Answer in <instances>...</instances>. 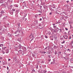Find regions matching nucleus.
<instances>
[{
    "mask_svg": "<svg viewBox=\"0 0 73 73\" xmlns=\"http://www.w3.org/2000/svg\"><path fill=\"white\" fill-rule=\"evenodd\" d=\"M17 28V30H18V31L19 32V33H20V32H21V29H22L21 28V27H20V24H18V26Z\"/></svg>",
    "mask_w": 73,
    "mask_h": 73,
    "instance_id": "obj_1",
    "label": "nucleus"
},
{
    "mask_svg": "<svg viewBox=\"0 0 73 73\" xmlns=\"http://www.w3.org/2000/svg\"><path fill=\"white\" fill-rule=\"evenodd\" d=\"M29 36L31 37V38L32 39L31 40V41H32L33 40L34 38H35V37H34V36H33V35H31Z\"/></svg>",
    "mask_w": 73,
    "mask_h": 73,
    "instance_id": "obj_2",
    "label": "nucleus"
},
{
    "mask_svg": "<svg viewBox=\"0 0 73 73\" xmlns=\"http://www.w3.org/2000/svg\"><path fill=\"white\" fill-rule=\"evenodd\" d=\"M23 50H19L18 51V52H19V53H22V55H24V53H23Z\"/></svg>",
    "mask_w": 73,
    "mask_h": 73,
    "instance_id": "obj_3",
    "label": "nucleus"
},
{
    "mask_svg": "<svg viewBox=\"0 0 73 73\" xmlns=\"http://www.w3.org/2000/svg\"><path fill=\"white\" fill-rule=\"evenodd\" d=\"M1 15H0V17H1V16L3 15V13H4V10L2 11H1Z\"/></svg>",
    "mask_w": 73,
    "mask_h": 73,
    "instance_id": "obj_4",
    "label": "nucleus"
},
{
    "mask_svg": "<svg viewBox=\"0 0 73 73\" xmlns=\"http://www.w3.org/2000/svg\"><path fill=\"white\" fill-rule=\"evenodd\" d=\"M51 52V51H48L47 52V54H50V53L51 52Z\"/></svg>",
    "mask_w": 73,
    "mask_h": 73,
    "instance_id": "obj_5",
    "label": "nucleus"
},
{
    "mask_svg": "<svg viewBox=\"0 0 73 73\" xmlns=\"http://www.w3.org/2000/svg\"><path fill=\"white\" fill-rule=\"evenodd\" d=\"M68 36L67 35H65L64 37V38L65 39H67V38H68Z\"/></svg>",
    "mask_w": 73,
    "mask_h": 73,
    "instance_id": "obj_6",
    "label": "nucleus"
},
{
    "mask_svg": "<svg viewBox=\"0 0 73 73\" xmlns=\"http://www.w3.org/2000/svg\"><path fill=\"white\" fill-rule=\"evenodd\" d=\"M5 52L6 53H9V50L8 49H7L5 50Z\"/></svg>",
    "mask_w": 73,
    "mask_h": 73,
    "instance_id": "obj_7",
    "label": "nucleus"
},
{
    "mask_svg": "<svg viewBox=\"0 0 73 73\" xmlns=\"http://www.w3.org/2000/svg\"><path fill=\"white\" fill-rule=\"evenodd\" d=\"M4 1V0H1L0 1V3H3Z\"/></svg>",
    "mask_w": 73,
    "mask_h": 73,
    "instance_id": "obj_8",
    "label": "nucleus"
},
{
    "mask_svg": "<svg viewBox=\"0 0 73 73\" xmlns=\"http://www.w3.org/2000/svg\"><path fill=\"white\" fill-rule=\"evenodd\" d=\"M52 8H56V7H55V6L54 5V4H53L52 5Z\"/></svg>",
    "mask_w": 73,
    "mask_h": 73,
    "instance_id": "obj_9",
    "label": "nucleus"
},
{
    "mask_svg": "<svg viewBox=\"0 0 73 73\" xmlns=\"http://www.w3.org/2000/svg\"><path fill=\"white\" fill-rule=\"evenodd\" d=\"M17 32H19V33H20V32H19V30H17V31H15V32L14 33V34H17Z\"/></svg>",
    "mask_w": 73,
    "mask_h": 73,
    "instance_id": "obj_10",
    "label": "nucleus"
},
{
    "mask_svg": "<svg viewBox=\"0 0 73 73\" xmlns=\"http://www.w3.org/2000/svg\"><path fill=\"white\" fill-rule=\"evenodd\" d=\"M70 62L71 63H73V59H70Z\"/></svg>",
    "mask_w": 73,
    "mask_h": 73,
    "instance_id": "obj_11",
    "label": "nucleus"
},
{
    "mask_svg": "<svg viewBox=\"0 0 73 73\" xmlns=\"http://www.w3.org/2000/svg\"><path fill=\"white\" fill-rule=\"evenodd\" d=\"M7 19V16H6L3 18V20H5V19Z\"/></svg>",
    "mask_w": 73,
    "mask_h": 73,
    "instance_id": "obj_12",
    "label": "nucleus"
},
{
    "mask_svg": "<svg viewBox=\"0 0 73 73\" xmlns=\"http://www.w3.org/2000/svg\"><path fill=\"white\" fill-rule=\"evenodd\" d=\"M61 53V52H59L58 53V56H59V55Z\"/></svg>",
    "mask_w": 73,
    "mask_h": 73,
    "instance_id": "obj_13",
    "label": "nucleus"
},
{
    "mask_svg": "<svg viewBox=\"0 0 73 73\" xmlns=\"http://www.w3.org/2000/svg\"><path fill=\"white\" fill-rule=\"evenodd\" d=\"M10 13L11 15H13V11H11L10 12Z\"/></svg>",
    "mask_w": 73,
    "mask_h": 73,
    "instance_id": "obj_14",
    "label": "nucleus"
},
{
    "mask_svg": "<svg viewBox=\"0 0 73 73\" xmlns=\"http://www.w3.org/2000/svg\"><path fill=\"white\" fill-rule=\"evenodd\" d=\"M19 11H20V10H18L16 11V12L17 13H18L19 12Z\"/></svg>",
    "mask_w": 73,
    "mask_h": 73,
    "instance_id": "obj_15",
    "label": "nucleus"
},
{
    "mask_svg": "<svg viewBox=\"0 0 73 73\" xmlns=\"http://www.w3.org/2000/svg\"><path fill=\"white\" fill-rule=\"evenodd\" d=\"M14 7H19V5H14Z\"/></svg>",
    "mask_w": 73,
    "mask_h": 73,
    "instance_id": "obj_16",
    "label": "nucleus"
},
{
    "mask_svg": "<svg viewBox=\"0 0 73 73\" xmlns=\"http://www.w3.org/2000/svg\"><path fill=\"white\" fill-rule=\"evenodd\" d=\"M50 10L51 11H53V12H54V9H53L52 8H51V9H50Z\"/></svg>",
    "mask_w": 73,
    "mask_h": 73,
    "instance_id": "obj_17",
    "label": "nucleus"
},
{
    "mask_svg": "<svg viewBox=\"0 0 73 73\" xmlns=\"http://www.w3.org/2000/svg\"><path fill=\"white\" fill-rule=\"evenodd\" d=\"M2 53H3V54H4L5 53V51H4L3 50H2Z\"/></svg>",
    "mask_w": 73,
    "mask_h": 73,
    "instance_id": "obj_18",
    "label": "nucleus"
},
{
    "mask_svg": "<svg viewBox=\"0 0 73 73\" xmlns=\"http://www.w3.org/2000/svg\"><path fill=\"white\" fill-rule=\"evenodd\" d=\"M3 45H3V44H0V47H2V46H3Z\"/></svg>",
    "mask_w": 73,
    "mask_h": 73,
    "instance_id": "obj_19",
    "label": "nucleus"
},
{
    "mask_svg": "<svg viewBox=\"0 0 73 73\" xmlns=\"http://www.w3.org/2000/svg\"><path fill=\"white\" fill-rule=\"evenodd\" d=\"M43 54H45V53H46V52H41Z\"/></svg>",
    "mask_w": 73,
    "mask_h": 73,
    "instance_id": "obj_20",
    "label": "nucleus"
},
{
    "mask_svg": "<svg viewBox=\"0 0 73 73\" xmlns=\"http://www.w3.org/2000/svg\"><path fill=\"white\" fill-rule=\"evenodd\" d=\"M57 51H55L54 52L55 54H57Z\"/></svg>",
    "mask_w": 73,
    "mask_h": 73,
    "instance_id": "obj_21",
    "label": "nucleus"
},
{
    "mask_svg": "<svg viewBox=\"0 0 73 73\" xmlns=\"http://www.w3.org/2000/svg\"><path fill=\"white\" fill-rule=\"evenodd\" d=\"M12 1H11L10 0H8L7 1V2L8 3H10Z\"/></svg>",
    "mask_w": 73,
    "mask_h": 73,
    "instance_id": "obj_22",
    "label": "nucleus"
},
{
    "mask_svg": "<svg viewBox=\"0 0 73 73\" xmlns=\"http://www.w3.org/2000/svg\"><path fill=\"white\" fill-rule=\"evenodd\" d=\"M65 43V40H63V42H61V44H64Z\"/></svg>",
    "mask_w": 73,
    "mask_h": 73,
    "instance_id": "obj_23",
    "label": "nucleus"
},
{
    "mask_svg": "<svg viewBox=\"0 0 73 73\" xmlns=\"http://www.w3.org/2000/svg\"><path fill=\"white\" fill-rule=\"evenodd\" d=\"M38 15H35V17H36V18H37V17Z\"/></svg>",
    "mask_w": 73,
    "mask_h": 73,
    "instance_id": "obj_24",
    "label": "nucleus"
},
{
    "mask_svg": "<svg viewBox=\"0 0 73 73\" xmlns=\"http://www.w3.org/2000/svg\"><path fill=\"white\" fill-rule=\"evenodd\" d=\"M12 11H15V10L14 9H12Z\"/></svg>",
    "mask_w": 73,
    "mask_h": 73,
    "instance_id": "obj_25",
    "label": "nucleus"
},
{
    "mask_svg": "<svg viewBox=\"0 0 73 73\" xmlns=\"http://www.w3.org/2000/svg\"><path fill=\"white\" fill-rule=\"evenodd\" d=\"M38 12H39L40 13H42V11H41L38 10Z\"/></svg>",
    "mask_w": 73,
    "mask_h": 73,
    "instance_id": "obj_26",
    "label": "nucleus"
},
{
    "mask_svg": "<svg viewBox=\"0 0 73 73\" xmlns=\"http://www.w3.org/2000/svg\"><path fill=\"white\" fill-rule=\"evenodd\" d=\"M23 3H24V5H26V3L25 2H23Z\"/></svg>",
    "mask_w": 73,
    "mask_h": 73,
    "instance_id": "obj_27",
    "label": "nucleus"
},
{
    "mask_svg": "<svg viewBox=\"0 0 73 73\" xmlns=\"http://www.w3.org/2000/svg\"><path fill=\"white\" fill-rule=\"evenodd\" d=\"M44 12H46V10L44 9L43 10Z\"/></svg>",
    "mask_w": 73,
    "mask_h": 73,
    "instance_id": "obj_28",
    "label": "nucleus"
},
{
    "mask_svg": "<svg viewBox=\"0 0 73 73\" xmlns=\"http://www.w3.org/2000/svg\"><path fill=\"white\" fill-rule=\"evenodd\" d=\"M68 18V16H66L65 17V19H67Z\"/></svg>",
    "mask_w": 73,
    "mask_h": 73,
    "instance_id": "obj_29",
    "label": "nucleus"
},
{
    "mask_svg": "<svg viewBox=\"0 0 73 73\" xmlns=\"http://www.w3.org/2000/svg\"><path fill=\"white\" fill-rule=\"evenodd\" d=\"M71 36H70L68 38V39H71Z\"/></svg>",
    "mask_w": 73,
    "mask_h": 73,
    "instance_id": "obj_30",
    "label": "nucleus"
},
{
    "mask_svg": "<svg viewBox=\"0 0 73 73\" xmlns=\"http://www.w3.org/2000/svg\"><path fill=\"white\" fill-rule=\"evenodd\" d=\"M71 44H72H72H73V41H71Z\"/></svg>",
    "mask_w": 73,
    "mask_h": 73,
    "instance_id": "obj_31",
    "label": "nucleus"
},
{
    "mask_svg": "<svg viewBox=\"0 0 73 73\" xmlns=\"http://www.w3.org/2000/svg\"><path fill=\"white\" fill-rule=\"evenodd\" d=\"M50 56H51V55H48V57L49 58H51V57H50Z\"/></svg>",
    "mask_w": 73,
    "mask_h": 73,
    "instance_id": "obj_32",
    "label": "nucleus"
},
{
    "mask_svg": "<svg viewBox=\"0 0 73 73\" xmlns=\"http://www.w3.org/2000/svg\"><path fill=\"white\" fill-rule=\"evenodd\" d=\"M36 69H38V65H37L36 66Z\"/></svg>",
    "mask_w": 73,
    "mask_h": 73,
    "instance_id": "obj_33",
    "label": "nucleus"
},
{
    "mask_svg": "<svg viewBox=\"0 0 73 73\" xmlns=\"http://www.w3.org/2000/svg\"><path fill=\"white\" fill-rule=\"evenodd\" d=\"M51 60V59H48V61H49V62H50V61Z\"/></svg>",
    "mask_w": 73,
    "mask_h": 73,
    "instance_id": "obj_34",
    "label": "nucleus"
},
{
    "mask_svg": "<svg viewBox=\"0 0 73 73\" xmlns=\"http://www.w3.org/2000/svg\"><path fill=\"white\" fill-rule=\"evenodd\" d=\"M4 5V4L3 3L1 5V6H3Z\"/></svg>",
    "mask_w": 73,
    "mask_h": 73,
    "instance_id": "obj_35",
    "label": "nucleus"
},
{
    "mask_svg": "<svg viewBox=\"0 0 73 73\" xmlns=\"http://www.w3.org/2000/svg\"><path fill=\"white\" fill-rule=\"evenodd\" d=\"M0 60H2V59H3V57H0Z\"/></svg>",
    "mask_w": 73,
    "mask_h": 73,
    "instance_id": "obj_36",
    "label": "nucleus"
},
{
    "mask_svg": "<svg viewBox=\"0 0 73 73\" xmlns=\"http://www.w3.org/2000/svg\"><path fill=\"white\" fill-rule=\"evenodd\" d=\"M67 50L68 51V50H69V52H70V49L68 48V49H67Z\"/></svg>",
    "mask_w": 73,
    "mask_h": 73,
    "instance_id": "obj_37",
    "label": "nucleus"
},
{
    "mask_svg": "<svg viewBox=\"0 0 73 73\" xmlns=\"http://www.w3.org/2000/svg\"><path fill=\"white\" fill-rule=\"evenodd\" d=\"M10 37H12V35L11 34L9 36Z\"/></svg>",
    "mask_w": 73,
    "mask_h": 73,
    "instance_id": "obj_38",
    "label": "nucleus"
},
{
    "mask_svg": "<svg viewBox=\"0 0 73 73\" xmlns=\"http://www.w3.org/2000/svg\"><path fill=\"white\" fill-rule=\"evenodd\" d=\"M52 12H51V13H50L49 15H52Z\"/></svg>",
    "mask_w": 73,
    "mask_h": 73,
    "instance_id": "obj_39",
    "label": "nucleus"
},
{
    "mask_svg": "<svg viewBox=\"0 0 73 73\" xmlns=\"http://www.w3.org/2000/svg\"><path fill=\"white\" fill-rule=\"evenodd\" d=\"M33 72H35V70L33 69L32 70Z\"/></svg>",
    "mask_w": 73,
    "mask_h": 73,
    "instance_id": "obj_40",
    "label": "nucleus"
},
{
    "mask_svg": "<svg viewBox=\"0 0 73 73\" xmlns=\"http://www.w3.org/2000/svg\"><path fill=\"white\" fill-rule=\"evenodd\" d=\"M71 49H73V46L72 45V46H71Z\"/></svg>",
    "mask_w": 73,
    "mask_h": 73,
    "instance_id": "obj_41",
    "label": "nucleus"
},
{
    "mask_svg": "<svg viewBox=\"0 0 73 73\" xmlns=\"http://www.w3.org/2000/svg\"><path fill=\"white\" fill-rule=\"evenodd\" d=\"M56 26H53V27L54 28H56Z\"/></svg>",
    "mask_w": 73,
    "mask_h": 73,
    "instance_id": "obj_42",
    "label": "nucleus"
},
{
    "mask_svg": "<svg viewBox=\"0 0 73 73\" xmlns=\"http://www.w3.org/2000/svg\"><path fill=\"white\" fill-rule=\"evenodd\" d=\"M48 47H46L45 48V50L47 49V48H48Z\"/></svg>",
    "mask_w": 73,
    "mask_h": 73,
    "instance_id": "obj_43",
    "label": "nucleus"
},
{
    "mask_svg": "<svg viewBox=\"0 0 73 73\" xmlns=\"http://www.w3.org/2000/svg\"><path fill=\"white\" fill-rule=\"evenodd\" d=\"M4 49H5V47H4V48H2L3 50H4Z\"/></svg>",
    "mask_w": 73,
    "mask_h": 73,
    "instance_id": "obj_44",
    "label": "nucleus"
},
{
    "mask_svg": "<svg viewBox=\"0 0 73 73\" xmlns=\"http://www.w3.org/2000/svg\"><path fill=\"white\" fill-rule=\"evenodd\" d=\"M8 61H11V59H8Z\"/></svg>",
    "mask_w": 73,
    "mask_h": 73,
    "instance_id": "obj_45",
    "label": "nucleus"
},
{
    "mask_svg": "<svg viewBox=\"0 0 73 73\" xmlns=\"http://www.w3.org/2000/svg\"><path fill=\"white\" fill-rule=\"evenodd\" d=\"M65 29H66V31H68V28H65Z\"/></svg>",
    "mask_w": 73,
    "mask_h": 73,
    "instance_id": "obj_46",
    "label": "nucleus"
},
{
    "mask_svg": "<svg viewBox=\"0 0 73 73\" xmlns=\"http://www.w3.org/2000/svg\"><path fill=\"white\" fill-rule=\"evenodd\" d=\"M7 70H8V69H9V68L8 67V66H7Z\"/></svg>",
    "mask_w": 73,
    "mask_h": 73,
    "instance_id": "obj_47",
    "label": "nucleus"
},
{
    "mask_svg": "<svg viewBox=\"0 0 73 73\" xmlns=\"http://www.w3.org/2000/svg\"><path fill=\"white\" fill-rule=\"evenodd\" d=\"M33 57H35H35H36V55H35V54L34 55V54H33Z\"/></svg>",
    "mask_w": 73,
    "mask_h": 73,
    "instance_id": "obj_48",
    "label": "nucleus"
},
{
    "mask_svg": "<svg viewBox=\"0 0 73 73\" xmlns=\"http://www.w3.org/2000/svg\"><path fill=\"white\" fill-rule=\"evenodd\" d=\"M42 20V19L40 18V21H41Z\"/></svg>",
    "mask_w": 73,
    "mask_h": 73,
    "instance_id": "obj_49",
    "label": "nucleus"
},
{
    "mask_svg": "<svg viewBox=\"0 0 73 73\" xmlns=\"http://www.w3.org/2000/svg\"><path fill=\"white\" fill-rule=\"evenodd\" d=\"M45 37L46 38H48V37H47V36H45Z\"/></svg>",
    "mask_w": 73,
    "mask_h": 73,
    "instance_id": "obj_50",
    "label": "nucleus"
},
{
    "mask_svg": "<svg viewBox=\"0 0 73 73\" xmlns=\"http://www.w3.org/2000/svg\"><path fill=\"white\" fill-rule=\"evenodd\" d=\"M62 46L61 47H60V48H63V45H61Z\"/></svg>",
    "mask_w": 73,
    "mask_h": 73,
    "instance_id": "obj_51",
    "label": "nucleus"
},
{
    "mask_svg": "<svg viewBox=\"0 0 73 73\" xmlns=\"http://www.w3.org/2000/svg\"><path fill=\"white\" fill-rule=\"evenodd\" d=\"M55 40H57V38L55 37Z\"/></svg>",
    "mask_w": 73,
    "mask_h": 73,
    "instance_id": "obj_52",
    "label": "nucleus"
},
{
    "mask_svg": "<svg viewBox=\"0 0 73 73\" xmlns=\"http://www.w3.org/2000/svg\"><path fill=\"white\" fill-rule=\"evenodd\" d=\"M42 8V6H40V9H41V8Z\"/></svg>",
    "mask_w": 73,
    "mask_h": 73,
    "instance_id": "obj_53",
    "label": "nucleus"
},
{
    "mask_svg": "<svg viewBox=\"0 0 73 73\" xmlns=\"http://www.w3.org/2000/svg\"><path fill=\"white\" fill-rule=\"evenodd\" d=\"M43 7L44 8V9H45V6H43Z\"/></svg>",
    "mask_w": 73,
    "mask_h": 73,
    "instance_id": "obj_54",
    "label": "nucleus"
},
{
    "mask_svg": "<svg viewBox=\"0 0 73 73\" xmlns=\"http://www.w3.org/2000/svg\"><path fill=\"white\" fill-rule=\"evenodd\" d=\"M7 25H8V26H9V24H8V23H7Z\"/></svg>",
    "mask_w": 73,
    "mask_h": 73,
    "instance_id": "obj_55",
    "label": "nucleus"
},
{
    "mask_svg": "<svg viewBox=\"0 0 73 73\" xmlns=\"http://www.w3.org/2000/svg\"><path fill=\"white\" fill-rule=\"evenodd\" d=\"M53 62H51V64H53Z\"/></svg>",
    "mask_w": 73,
    "mask_h": 73,
    "instance_id": "obj_56",
    "label": "nucleus"
},
{
    "mask_svg": "<svg viewBox=\"0 0 73 73\" xmlns=\"http://www.w3.org/2000/svg\"><path fill=\"white\" fill-rule=\"evenodd\" d=\"M39 26H41V24H39Z\"/></svg>",
    "mask_w": 73,
    "mask_h": 73,
    "instance_id": "obj_57",
    "label": "nucleus"
},
{
    "mask_svg": "<svg viewBox=\"0 0 73 73\" xmlns=\"http://www.w3.org/2000/svg\"><path fill=\"white\" fill-rule=\"evenodd\" d=\"M52 25L54 26V25H55V24H52Z\"/></svg>",
    "mask_w": 73,
    "mask_h": 73,
    "instance_id": "obj_58",
    "label": "nucleus"
},
{
    "mask_svg": "<svg viewBox=\"0 0 73 73\" xmlns=\"http://www.w3.org/2000/svg\"><path fill=\"white\" fill-rule=\"evenodd\" d=\"M63 13H64V14H65V12H63Z\"/></svg>",
    "mask_w": 73,
    "mask_h": 73,
    "instance_id": "obj_59",
    "label": "nucleus"
},
{
    "mask_svg": "<svg viewBox=\"0 0 73 73\" xmlns=\"http://www.w3.org/2000/svg\"><path fill=\"white\" fill-rule=\"evenodd\" d=\"M67 3H68V2H69V1H67Z\"/></svg>",
    "mask_w": 73,
    "mask_h": 73,
    "instance_id": "obj_60",
    "label": "nucleus"
},
{
    "mask_svg": "<svg viewBox=\"0 0 73 73\" xmlns=\"http://www.w3.org/2000/svg\"><path fill=\"white\" fill-rule=\"evenodd\" d=\"M13 59L14 60H15V58H13Z\"/></svg>",
    "mask_w": 73,
    "mask_h": 73,
    "instance_id": "obj_61",
    "label": "nucleus"
},
{
    "mask_svg": "<svg viewBox=\"0 0 73 73\" xmlns=\"http://www.w3.org/2000/svg\"><path fill=\"white\" fill-rule=\"evenodd\" d=\"M3 68H5V66H3Z\"/></svg>",
    "mask_w": 73,
    "mask_h": 73,
    "instance_id": "obj_62",
    "label": "nucleus"
},
{
    "mask_svg": "<svg viewBox=\"0 0 73 73\" xmlns=\"http://www.w3.org/2000/svg\"><path fill=\"white\" fill-rule=\"evenodd\" d=\"M70 32V31H69L68 32V33H69V32Z\"/></svg>",
    "mask_w": 73,
    "mask_h": 73,
    "instance_id": "obj_63",
    "label": "nucleus"
},
{
    "mask_svg": "<svg viewBox=\"0 0 73 73\" xmlns=\"http://www.w3.org/2000/svg\"><path fill=\"white\" fill-rule=\"evenodd\" d=\"M71 1H73V0H71Z\"/></svg>",
    "mask_w": 73,
    "mask_h": 73,
    "instance_id": "obj_64",
    "label": "nucleus"
}]
</instances>
